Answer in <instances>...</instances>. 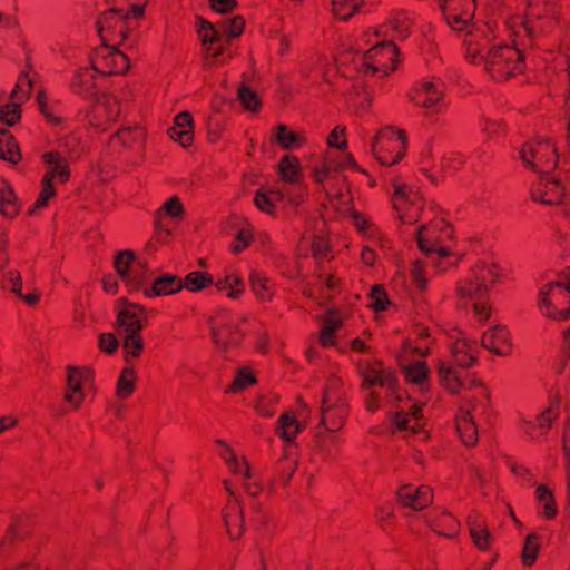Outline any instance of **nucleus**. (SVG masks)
Returning <instances> with one entry per match:
<instances>
[{
  "label": "nucleus",
  "instance_id": "obj_1",
  "mask_svg": "<svg viewBox=\"0 0 570 570\" xmlns=\"http://www.w3.org/2000/svg\"><path fill=\"white\" fill-rule=\"evenodd\" d=\"M499 275L500 268L497 264L478 263L471 269L470 275L458 284V297L466 303H472L479 321H487L491 316L488 294L490 285L495 283Z\"/></svg>",
  "mask_w": 570,
  "mask_h": 570
},
{
  "label": "nucleus",
  "instance_id": "obj_2",
  "mask_svg": "<svg viewBox=\"0 0 570 570\" xmlns=\"http://www.w3.org/2000/svg\"><path fill=\"white\" fill-rule=\"evenodd\" d=\"M125 7H111L100 14L96 24L104 45L132 47L138 39V20Z\"/></svg>",
  "mask_w": 570,
  "mask_h": 570
},
{
  "label": "nucleus",
  "instance_id": "obj_3",
  "mask_svg": "<svg viewBox=\"0 0 570 570\" xmlns=\"http://www.w3.org/2000/svg\"><path fill=\"white\" fill-rule=\"evenodd\" d=\"M197 33L202 45V67L210 70L228 63L234 57L228 39L220 37L214 28V23L204 18L197 19Z\"/></svg>",
  "mask_w": 570,
  "mask_h": 570
},
{
  "label": "nucleus",
  "instance_id": "obj_4",
  "mask_svg": "<svg viewBox=\"0 0 570 570\" xmlns=\"http://www.w3.org/2000/svg\"><path fill=\"white\" fill-rule=\"evenodd\" d=\"M523 55L515 46H498L488 50L484 63L485 71L495 81H505L521 73L524 69Z\"/></svg>",
  "mask_w": 570,
  "mask_h": 570
},
{
  "label": "nucleus",
  "instance_id": "obj_5",
  "mask_svg": "<svg viewBox=\"0 0 570 570\" xmlns=\"http://www.w3.org/2000/svg\"><path fill=\"white\" fill-rule=\"evenodd\" d=\"M95 382V372L88 366L69 365L66 367V382L62 401L66 404L63 413L79 411L86 400V390Z\"/></svg>",
  "mask_w": 570,
  "mask_h": 570
},
{
  "label": "nucleus",
  "instance_id": "obj_6",
  "mask_svg": "<svg viewBox=\"0 0 570 570\" xmlns=\"http://www.w3.org/2000/svg\"><path fill=\"white\" fill-rule=\"evenodd\" d=\"M397 56L399 49L394 42L379 43L362 57L357 70L365 76L385 77L395 70Z\"/></svg>",
  "mask_w": 570,
  "mask_h": 570
},
{
  "label": "nucleus",
  "instance_id": "obj_7",
  "mask_svg": "<svg viewBox=\"0 0 570 570\" xmlns=\"http://www.w3.org/2000/svg\"><path fill=\"white\" fill-rule=\"evenodd\" d=\"M406 136L403 130L387 127L380 130L372 144L375 158L384 166H393L405 155Z\"/></svg>",
  "mask_w": 570,
  "mask_h": 570
},
{
  "label": "nucleus",
  "instance_id": "obj_8",
  "mask_svg": "<svg viewBox=\"0 0 570 570\" xmlns=\"http://www.w3.org/2000/svg\"><path fill=\"white\" fill-rule=\"evenodd\" d=\"M520 155L524 164L540 175H550L559 160L557 148L550 139H534L524 144Z\"/></svg>",
  "mask_w": 570,
  "mask_h": 570
},
{
  "label": "nucleus",
  "instance_id": "obj_9",
  "mask_svg": "<svg viewBox=\"0 0 570 570\" xmlns=\"http://www.w3.org/2000/svg\"><path fill=\"white\" fill-rule=\"evenodd\" d=\"M539 306L547 317L563 321L570 315V292L561 281L544 285L539 294Z\"/></svg>",
  "mask_w": 570,
  "mask_h": 570
},
{
  "label": "nucleus",
  "instance_id": "obj_10",
  "mask_svg": "<svg viewBox=\"0 0 570 570\" xmlns=\"http://www.w3.org/2000/svg\"><path fill=\"white\" fill-rule=\"evenodd\" d=\"M463 43L465 57L471 63H481L485 60L488 50H491L494 31L488 22L478 21L466 28Z\"/></svg>",
  "mask_w": 570,
  "mask_h": 570
},
{
  "label": "nucleus",
  "instance_id": "obj_11",
  "mask_svg": "<svg viewBox=\"0 0 570 570\" xmlns=\"http://www.w3.org/2000/svg\"><path fill=\"white\" fill-rule=\"evenodd\" d=\"M119 46L101 45L91 57V66L102 76L124 75L129 69V58Z\"/></svg>",
  "mask_w": 570,
  "mask_h": 570
},
{
  "label": "nucleus",
  "instance_id": "obj_12",
  "mask_svg": "<svg viewBox=\"0 0 570 570\" xmlns=\"http://www.w3.org/2000/svg\"><path fill=\"white\" fill-rule=\"evenodd\" d=\"M394 193L392 203L403 224H414L420 218L423 204L417 193L411 190L406 185L393 183Z\"/></svg>",
  "mask_w": 570,
  "mask_h": 570
},
{
  "label": "nucleus",
  "instance_id": "obj_13",
  "mask_svg": "<svg viewBox=\"0 0 570 570\" xmlns=\"http://www.w3.org/2000/svg\"><path fill=\"white\" fill-rule=\"evenodd\" d=\"M120 101L112 95L100 96L87 111V119L91 127L106 130L118 120Z\"/></svg>",
  "mask_w": 570,
  "mask_h": 570
},
{
  "label": "nucleus",
  "instance_id": "obj_14",
  "mask_svg": "<svg viewBox=\"0 0 570 570\" xmlns=\"http://www.w3.org/2000/svg\"><path fill=\"white\" fill-rule=\"evenodd\" d=\"M116 312V325L120 335L141 332L147 323L146 308L126 298L117 302Z\"/></svg>",
  "mask_w": 570,
  "mask_h": 570
},
{
  "label": "nucleus",
  "instance_id": "obj_15",
  "mask_svg": "<svg viewBox=\"0 0 570 570\" xmlns=\"http://www.w3.org/2000/svg\"><path fill=\"white\" fill-rule=\"evenodd\" d=\"M448 24L455 31H463L472 22L476 9L475 0H439Z\"/></svg>",
  "mask_w": 570,
  "mask_h": 570
},
{
  "label": "nucleus",
  "instance_id": "obj_16",
  "mask_svg": "<svg viewBox=\"0 0 570 570\" xmlns=\"http://www.w3.org/2000/svg\"><path fill=\"white\" fill-rule=\"evenodd\" d=\"M358 373L363 381L361 384L362 390H367L373 386L386 387L395 391L397 382L395 375L384 367L381 361H364L358 363Z\"/></svg>",
  "mask_w": 570,
  "mask_h": 570
},
{
  "label": "nucleus",
  "instance_id": "obj_17",
  "mask_svg": "<svg viewBox=\"0 0 570 570\" xmlns=\"http://www.w3.org/2000/svg\"><path fill=\"white\" fill-rule=\"evenodd\" d=\"M527 19L538 23L542 32H551L559 24V11L551 0H530L527 9Z\"/></svg>",
  "mask_w": 570,
  "mask_h": 570
},
{
  "label": "nucleus",
  "instance_id": "obj_18",
  "mask_svg": "<svg viewBox=\"0 0 570 570\" xmlns=\"http://www.w3.org/2000/svg\"><path fill=\"white\" fill-rule=\"evenodd\" d=\"M438 375L442 387L453 395L459 394L463 389L468 386H480L484 396L489 397L487 389L480 381H478L475 377H470L469 375H465V377L461 376L458 371L445 364L443 361L439 362Z\"/></svg>",
  "mask_w": 570,
  "mask_h": 570
},
{
  "label": "nucleus",
  "instance_id": "obj_19",
  "mask_svg": "<svg viewBox=\"0 0 570 570\" xmlns=\"http://www.w3.org/2000/svg\"><path fill=\"white\" fill-rule=\"evenodd\" d=\"M440 227L436 224L421 226L416 232V243L420 250L434 262L435 258H445L451 255L449 248L441 244Z\"/></svg>",
  "mask_w": 570,
  "mask_h": 570
},
{
  "label": "nucleus",
  "instance_id": "obj_20",
  "mask_svg": "<svg viewBox=\"0 0 570 570\" xmlns=\"http://www.w3.org/2000/svg\"><path fill=\"white\" fill-rule=\"evenodd\" d=\"M212 336L216 347L226 353L240 345L244 333L235 323L216 320L212 325Z\"/></svg>",
  "mask_w": 570,
  "mask_h": 570
},
{
  "label": "nucleus",
  "instance_id": "obj_21",
  "mask_svg": "<svg viewBox=\"0 0 570 570\" xmlns=\"http://www.w3.org/2000/svg\"><path fill=\"white\" fill-rule=\"evenodd\" d=\"M564 197V186L559 179L541 175L531 188V198L547 205H559Z\"/></svg>",
  "mask_w": 570,
  "mask_h": 570
},
{
  "label": "nucleus",
  "instance_id": "obj_22",
  "mask_svg": "<svg viewBox=\"0 0 570 570\" xmlns=\"http://www.w3.org/2000/svg\"><path fill=\"white\" fill-rule=\"evenodd\" d=\"M443 85L432 81H424L417 88L413 100L426 110V115L439 112L440 106L443 104Z\"/></svg>",
  "mask_w": 570,
  "mask_h": 570
},
{
  "label": "nucleus",
  "instance_id": "obj_23",
  "mask_svg": "<svg viewBox=\"0 0 570 570\" xmlns=\"http://www.w3.org/2000/svg\"><path fill=\"white\" fill-rule=\"evenodd\" d=\"M97 75L98 72L92 66L76 69L69 83L71 91L86 99L96 96L98 92Z\"/></svg>",
  "mask_w": 570,
  "mask_h": 570
},
{
  "label": "nucleus",
  "instance_id": "obj_24",
  "mask_svg": "<svg viewBox=\"0 0 570 570\" xmlns=\"http://www.w3.org/2000/svg\"><path fill=\"white\" fill-rule=\"evenodd\" d=\"M397 498L404 507L420 511L433 502V490L425 484L417 488L405 484L399 489Z\"/></svg>",
  "mask_w": 570,
  "mask_h": 570
},
{
  "label": "nucleus",
  "instance_id": "obj_25",
  "mask_svg": "<svg viewBox=\"0 0 570 570\" xmlns=\"http://www.w3.org/2000/svg\"><path fill=\"white\" fill-rule=\"evenodd\" d=\"M350 406L347 401L323 403L321 406V425L328 432L340 431L348 416Z\"/></svg>",
  "mask_w": 570,
  "mask_h": 570
},
{
  "label": "nucleus",
  "instance_id": "obj_26",
  "mask_svg": "<svg viewBox=\"0 0 570 570\" xmlns=\"http://www.w3.org/2000/svg\"><path fill=\"white\" fill-rule=\"evenodd\" d=\"M426 523L435 531L438 534L454 538L459 533L460 523L450 512L442 510L440 508H433L425 515Z\"/></svg>",
  "mask_w": 570,
  "mask_h": 570
},
{
  "label": "nucleus",
  "instance_id": "obj_27",
  "mask_svg": "<svg viewBox=\"0 0 570 570\" xmlns=\"http://www.w3.org/2000/svg\"><path fill=\"white\" fill-rule=\"evenodd\" d=\"M42 161L47 170L42 176L46 179L49 176V183L53 184L57 179L60 184H66L71 177V170L66 157L59 151H48L42 155Z\"/></svg>",
  "mask_w": 570,
  "mask_h": 570
},
{
  "label": "nucleus",
  "instance_id": "obj_28",
  "mask_svg": "<svg viewBox=\"0 0 570 570\" xmlns=\"http://www.w3.org/2000/svg\"><path fill=\"white\" fill-rule=\"evenodd\" d=\"M184 288L183 279L175 274H163L156 277L150 286L144 288V295L148 298L168 296L179 293Z\"/></svg>",
  "mask_w": 570,
  "mask_h": 570
},
{
  "label": "nucleus",
  "instance_id": "obj_29",
  "mask_svg": "<svg viewBox=\"0 0 570 570\" xmlns=\"http://www.w3.org/2000/svg\"><path fill=\"white\" fill-rule=\"evenodd\" d=\"M222 515L230 539H239L244 532V515L237 498L227 500Z\"/></svg>",
  "mask_w": 570,
  "mask_h": 570
},
{
  "label": "nucleus",
  "instance_id": "obj_30",
  "mask_svg": "<svg viewBox=\"0 0 570 570\" xmlns=\"http://www.w3.org/2000/svg\"><path fill=\"white\" fill-rule=\"evenodd\" d=\"M479 347L475 341L460 337L452 344V357L458 366L468 368L478 362Z\"/></svg>",
  "mask_w": 570,
  "mask_h": 570
},
{
  "label": "nucleus",
  "instance_id": "obj_31",
  "mask_svg": "<svg viewBox=\"0 0 570 570\" xmlns=\"http://www.w3.org/2000/svg\"><path fill=\"white\" fill-rule=\"evenodd\" d=\"M484 348L498 354L508 355L511 352V341L505 326H494L483 334Z\"/></svg>",
  "mask_w": 570,
  "mask_h": 570
},
{
  "label": "nucleus",
  "instance_id": "obj_32",
  "mask_svg": "<svg viewBox=\"0 0 570 570\" xmlns=\"http://www.w3.org/2000/svg\"><path fill=\"white\" fill-rule=\"evenodd\" d=\"M466 522L474 546L481 551H488L492 544V535L487 521L480 514L472 513Z\"/></svg>",
  "mask_w": 570,
  "mask_h": 570
},
{
  "label": "nucleus",
  "instance_id": "obj_33",
  "mask_svg": "<svg viewBox=\"0 0 570 570\" xmlns=\"http://www.w3.org/2000/svg\"><path fill=\"white\" fill-rule=\"evenodd\" d=\"M135 263V254L131 250L119 252L114 259V267L119 274L120 278L129 285L141 287L146 284L145 276H137L131 274V265Z\"/></svg>",
  "mask_w": 570,
  "mask_h": 570
},
{
  "label": "nucleus",
  "instance_id": "obj_34",
  "mask_svg": "<svg viewBox=\"0 0 570 570\" xmlns=\"http://www.w3.org/2000/svg\"><path fill=\"white\" fill-rule=\"evenodd\" d=\"M456 431L462 442L466 446H472L478 442L479 434L474 420L469 409L460 405L455 415Z\"/></svg>",
  "mask_w": 570,
  "mask_h": 570
},
{
  "label": "nucleus",
  "instance_id": "obj_35",
  "mask_svg": "<svg viewBox=\"0 0 570 570\" xmlns=\"http://www.w3.org/2000/svg\"><path fill=\"white\" fill-rule=\"evenodd\" d=\"M393 422L397 430H409L412 433H419L425 424L422 407L417 404H412L409 411L396 412Z\"/></svg>",
  "mask_w": 570,
  "mask_h": 570
},
{
  "label": "nucleus",
  "instance_id": "obj_36",
  "mask_svg": "<svg viewBox=\"0 0 570 570\" xmlns=\"http://www.w3.org/2000/svg\"><path fill=\"white\" fill-rule=\"evenodd\" d=\"M249 287L259 303H271L275 297V284L264 273L253 271L249 275Z\"/></svg>",
  "mask_w": 570,
  "mask_h": 570
},
{
  "label": "nucleus",
  "instance_id": "obj_37",
  "mask_svg": "<svg viewBox=\"0 0 570 570\" xmlns=\"http://www.w3.org/2000/svg\"><path fill=\"white\" fill-rule=\"evenodd\" d=\"M1 286L3 289L10 291L19 296L24 303L30 306L36 305L40 301V295L36 292L23 295L21 274L17 269H9L3 274Z\"/></svg>",
  "mask_w": 570,
  "mask_h": 570
},
{
  "label": "nucleus",
  "instance_id": "obj_38",
  "mask_svg": "<svg viewBox=\"0 0 570 570\" xmlns=\"http://www.w3.org/2000/svg\"><path fill=\"white\" fill-rule=\"evenodd\" d=\"M535 499L539 504V514L546 520H553L558 514V507L552 490L546 484H540L535 490Z\"/></svg>",
  "mask_w": 570,
  "mask_h": 570
},
{
  "label": "nucleus",
  "instance_id": "obj_39",
  "mask_svg": "<svg viewBox=\"0 0 570 570\" xmlns=\"http://www.w3.org/2000/svg\"><path fill=\"white\" fill-rule=\"evenodd\" d=\"M558 417V410L556 407H547L540 415L535 417L534 422H528L525 431L532 438L537 439L547 433L551 428L552 422Z\"/></svg>",
  "mask_w": 570,
  "mask_h": 570
},
{
  "label": "nucleus",
  "instance_id": "obj_40",
  "mask_svg": "<svg viewBox=\"0 0 570 570\" xmlns=\"http://www.w3.org/2000/svg\"><path fill=\"white\" fill-rule=\"evenodd\" d=\"M245 19L242 16H234L230 18H223L218 22L214 23V28L217 33L228 42L232 43L233 39L240 37L245 29Z\"/></svg>",
  "mask_w": 570,
  "mask_h": 570
},
{
  "label": "nucleus",
  "instance_id": "obj_41",
  "mask_svg": "<svg viewBox=\"0 0 570 570\" xmlns=\"http://www.w3.org/2000/svg\"><path fill=\"white\" fill-rule=\"evenodd\" d=\"M282 178L291 184H297L303 178L301 161L296 156L285 155L278 163Z\"/></svg>",
  "mask_w": 570,
  "mask_h": 570
},
{
  "label": "nucleus",
  "instance_id": "obj_42",
  "mask_svg": "<svg viewBox=\"0 0 570 570\" xmlns=\"http://www.w3.org/2000/svg\"><path fill=\"white\" fill-rule=\"evenodd\" d=\"M0 159L17 164L21 154L14 137L7 129H0Z\"/></svg>",
  "mask_w": 570,
  "mask_h": 570
},
{
  "label": "nucleus",
  "instance_id": "obj_43",
  "mask_svg": "<svg viewBox=\"0 0 570 570\" xmlns=\"http://www.w3.org/2000/svg\"><path fill=\"white\" fill-rule=\"evenodd\" d=\"M185 208L181 200L177 196L169 197L160 208H158L154 215V220H158L161 225L163 222H167V218H183Z\"/></svg>",
  "mask_w": 570,
  "mask_h": 570
},
{
  "label": "nucleus",
  "instance_id": "obj_44",
  "mask_svg": "<svg viewBox=\"0 0 570 570\" xmlns=\"http://www.w3.org/2000/svg\"><path fill=\"white\" fill-rule=\"evenodd\" d=\"M274 139L284 149H294L303 146L306 142L304 135L291 130L286 125H278L275 128Z\"/></svg>",
  "mask_w": 570,
  "mask_h": 570
},
{
  "label": "nucleus",
  "instance_id": "obj_45",
  "mask_svg": "<svg viewBox=\"0 0 570 570\" xmlns=\"http://www.w3.org/2000/svg\"><path fill=\"white\" fill-rule=\"evenodd\" d=\"M0 213L7 218H13L19 213L17 196L6 180L0 183Z\"/></svg>",
  "mask_w": 570,
  "mask_h": 570
},
{
  "label": "nucleus",
  "instance_id": "obj_46",
  "mask_svg": "<svg viewBox=\"0 0 570 570\" xmlns=\"http://www.w3.org/2000/svg\"><path fill=\"white\" fill-rule=\"evenodd\" d=\"M257 383L256 373L248 366L238 367L227 392L237 394Z\"/></svg>",
  "mask_w": 570,
  "mask_h": 570
},
{
  "label": "nucleus",
  "instance_id": "obj_47",
  "mask_svg": "<svg viewBox=\"0 0 570 570\" xmlns=\"http://www.w3.org/2000/svg\"><path fill=\"white\" fill-rule=\"evenodd\" d=\"M222 456L235 476L240 478V480L252 479L250 469L245 458L238 459L229 448L225 449Z\"/></svg>",
  "mask_w": 570,
  "mask_h": 570
},
{
  "label": "nucleus",
  "instance_id": "obj_48",
  "mask_svg": "<svg viewBox=\"0 0 570 570\" xmlns=\"http://www.w3.org/2000/svg\"><path fill=\"white\" fill-rule=\"evenodd\" d=\"M216 288L219 292H227V297L238 299L245 291V283L238 274L232 273L218 279Z\"/></svg>",
  "mask_w": 570,
  "mask_h": 570
},
{
  "label": "nucleus",
  "instance_id": "obj_49",
  "mask_svg": "<svg viewBox=\"0 0 570 570\" xmlns=\"http://www.w3.org/2000/svg\"><path fill=\"white\" fill-rule=\"evenodd\" d=\"M301 423L294 414L284 413L277 422L276 433L286 442L293 441L301 431Z\"/></svg>",
  "mask_w": 570,
  "mask_h": 570
},
{
  "label": "nucleus",
  "instance_id": "obj_50",
  "mask_svg": "<svg viewBox=\"0 0 570 570\" xmlns=\"http://www.w3.org/2000/svg\"><path fill=\"white\" fill-rule=\"evenodd\" d=\"M137 373L132 367H125L117 381L116 396L126 400L132 395L136 390Z\"/></svg>",
  "mask_w": 570,
  "mask_h": 570
},
{
  "label": "nucleus",
  "instance_id": "obj_51",
  "mask_svg": "<svg viewBox=\"0 0 570 570\" xmlns=\"http://www.w3.org/2000/svg\"><path fill=\"white\" fill-rule=\"evenodd\" d=\"M145 131L140 127H127L117 131L115 139L128 149L141 148Z\"/></svg>",
  "mask_w": 570,
  "mask_h": 570
},
{
  "label": "nucleus",
  "instance_id": "obj_52",
  "mask_svg": "<svg viewBox=\"0 0 570 570\" xmlns=\"http://www.w3.org/2000/svg\"><path fill=\"white\" fill-rule=\"evenodd\" d=\"M341 401H346L342 379L335 374H331L326 380L322 402L333 403Z\"/></svg>",
  "mask_w": 570,
  "mask_h": 570
},
{
  "label": "nucleus",
  "instance_id": "obj_53",
  "mask_svg": "<svg viewBox=\"0 0 570 570\" xmlns=\"http://www.w3.org/2000/svg\"><path fill=\"white\" fill-rule=\"evenodd\" d=\"M540 546L541 540L537 533L527 535L521 553V561L524 567H531L534 564L539 554Z\"/></svg>",
  "mask_w": 570,
  "mask_h": 570
},
{
  "label": "nucleus",
  "instance_id": "obj_54",
  "mask_svg": "<svg viewBox=\"0 0 570 570\" xmlns=\"http://www.w3.org/2000/svg\"><path fill=\"white\" fill-rule=\"evenodd\" d=\"M121 336L124 338L122 347L126 352V360L128 361L129 357L138 358L145 348L141 332L121 334Z\"/></svg>",
  "mask_w": 570,
  "mask_h": 570
},
{
  "label": "nucleus",
  "instance_id": "obj_55",
  "mask_svg": "<svg viewBox=\"0 0 570 570\" xmlns=\"http://www.w3.org/2000/svg\"><path fill=\"white\" fill-rule=\"evenodd\" d=\"M328 166L340 176V173L348 167H354L355 160L351 154L340 151H327L324 157Z\"/></svg>",
  "mask_w": 570,
  "mask_h": 570
},
{
  "label": "nucleus",
  "instance_id": "obj_56",
  "mask_svg": "<svg viewBox=\"0 0 570 570\" xmlns=\"http://www.w3.org/2000/svg\"><path fill=\"white\" fill-rule=\"evenodd\" d=\"M363 3L364 0H332L333 12L342 20L353 17Z\"/></svg>",
  "mask_w": 570,
  "mask_h": 570
},
{
  "label": "nucleus",
  "instance_id": "obj_57",
  "mask_svg": "<svg viewBox=\"0 0 570 570\" xmlns=\"http://www.w3.org/2000/svg\"><path fill=\"white\" fill-rule=\"evenodd\" d=\"M184 287L190 292L202 291L214 283L213 276L206 272H191L183 281Z\"/></svg>",
  "mask_w": 570,
  "mask_h": 570
},
{
  "label": "nucleus",
  "instance_id": "obj_58",
  "mask_svg": "<svg viewBox=\"0 0 570 570\" xmlns=\"http://www.w3.org/2000/svg\"><path fill=\"white\" fill-rule=\"evenodd\" d=\"M405 377L409 382L423 386L428 382L429 368L425 362L417 361L404 367Z\"/></svg>",
  "mask_w": 570,
  "mask_h": 570
},
{
  "label": "nucleus",
  "instance_id": "obj_59",
  "mask_svg": "<svg viewBox=\"0 0 570 570\" xmlns=\"http://www.w3.org/2000/svg\"><path fill=\"white\" fill-rule=\"evenodd\" d=\"M281 191L269 190L264 191L259 189L254 197L255 205L267 214H273L275 209V203L281 200Z\"/></svg>",
  "mask_w": 570,
  "mask_h": 570
},
{
  "label": "nucleus",
  "instance_id": "obj_60",
  "mask_svg": "<svg viewBox=\"0 0 570 570\" xmlns=\"http://www.w3.org/2000/svg\"><path fill=\"white\" fill-rule=\"evenodd\" d=\"M57 195L53 184L49 183V176L46 179H41V190L32 206L29 214L32 215L35 212L46 208L49 200Z\"/></svg>",
  "mask_w": 570,
  "mask_h": 570
},
{
  "label": "nucleus",
  "instance_id": "obj_61",
  "mask_svg": "<svg viewBox=\"0 0 570 570\" xmlns=\"http://www.w3.org/2000/svg\"><path fill=\"white\" fill-rule=\"evenodd\" d=\"M237 98L245 109L256 112L261 109L262 102L253 89L246 85H240L237 91Z\"/></svg>",
  "mask_w": 570,
  "mask_h": 570
},
{
  "label": "nucleus",
  "instance_id": "obj_62",
  "mask_svg": "<svg viewBox=\"0 0 570 570\" xmlns=\"http://www.w3.org/2000/svg\"><path fill=\"white\" fill-rule=\"evenodd\" d=\"M32 90V80L29 75L24 72L18 78L14 89L11 92V99L21 104L26 101Z\"/></svg>",
  "mask_w": 570,
  "mask_h": 570
},
{
  "label": "nucleus",
  "instance_id": "obj_63",
  "mask_svg": "<svg viewBox=\"0 0 570 570\" xmlns=\"http://www.w3.org/2000/svg\"><path fill=\"white\" fill-rule=\"evenodd\" d=\"M341 326V321L328 317L325 320L321 330L320 342L324 347L333 346L335 343V332Z\"/></svg>",
  "mask_w": 570,
  "mask_h": 570
},
{
  "label": "nucleus",
  "instance_id": "obj_64",
  "mask_svg": "<svg viewBox=\"0 0 570 570\" xmlns=\"http://www.w3.org/2000/svg\"><path fill=\"white\" fill-rule=\"evenodd\" d=\"M312 177L316 184L325 188V184L338 178L336 173L328 166V163L323 158L321 166H316L312 170Z\"/></svg>",
  "mask_w": 570,
  "mask_h": 570
}]
</instances>
